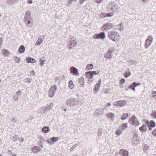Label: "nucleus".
Instances as JSON below:
<instances>
[{"label": "nucleus", "instance_id": "1", "mask_svg": "<svg viewBox=\"0 0 156 156\" xmlns=\"http://www.w3.org/2000/svg\"><path fill=\"white\" fill-rule=\"evenodd\" d=\"M66 105L68 106L75 107L79 104V101L73 98H70L66 101Z\"/></svg>", "mask_w": 156, "mask_h": 156}, {"label": "nucleus", "instance_id": "2", "mask_svg": "<svg viewBox=\"0 0 156 156\" xmlns=\"http://www.w3.org/2000/svg\"><path fill=\"white\" fill-rule=\"evenodd\" d=\"M24 20L27 26L29 27L32 25V20L30 18V12L27 11L25 15Z\"/></svg>", "mask_w": 156, "mask_h": 156}, {"label": "nucleus", "instance_id": "3", "mask_svg": "<svg viewBox=\"0 0 156 156\" xmlns=\"http://www.w3.org/2000/svg\"><path fill=\"white\" fill-rule=\"evenodd\" d=\"M129 122L130 124L133 125L134 126H138L139 124V122L138 120L134 115H133L132 117L129 119Z\"/></svg>", "mask_w": 156, "mask_h": 156}, {"label": "nucleus", "instance_id": "4", "mask_svg": "<svg viewBox=\"0 0 156 156\" xmlns=\"http://www.w3.org/2000/svg\"><path fill=\"white\" fill-rule=\"evenodd\" d=\"M117 32L115 31H112L109 32L108 34V36L109 38L115 42L117 40Z\"/></svg>", "mask_w": 156, "mask_h": 156}, {"label": "nucleus", "instance_id": "5", "mask_svg": "<svg viewBox=\"0 0 156 156\" xmlns=\"http://www.w3.org/2000/svg\"><path fill=\"white\" fill-rule=\"evenodd\" d=\"M56 90V86L54 85H52L48 91V96L50 97H53Z\"/></svg>", "mask_w": 156, "mask_h": 156}, {"label": "nucleus", "instance_id": "6", "mask_svg": "<svg viewBox=\"0 0 156 156\" xmlns=\"http://www.w3.org/2000/svg\"><path fill=\"white\" fill-rule=\"evenodd\" d=\"M105 37V33L104 32H101L99 34H96L93 36V38L94 39H104Z\"/></svg>", "mask_w": 156, "mask_h": 156}, {"label": "nucleus", "instance_id": "7", "mask_svg": "<svg viewBox=\"0 0 156 156\" xmlns=\"http://www.w3.org/2000/svg\"><path fill=\"white\" fill-rule=\"evenodd\" d=\"M132 144L133 145H137L140 142L139 137L137 134H134L133 137Z\"/></svg>", "mask_w": 156, "mask_h": 156}, {"label": "nucleus", "instance_id": "8", "mask_svg": "<svg viewBox=\"0 0 156 156\" xmlns=\"http://www.w3.org/2000/svg\"><path fill=\"white\" fill-rule=\"evenodd\" d=\"M146 123L147 125L149 127V129L150 130H151L153 128L155 127L156 126L155 122L153 120L150 121L147 120V121Z\"/></svg>", "mask_w": 156, "mask_h": 156}, {"label": "nucleus", "instance_id": "9", "mask_svg": "<svg viewBox=\"0 0 156 156\" xmlns=\"http://www.w3.org/2000/svg\"><path fill=\"white\" fill-rule=\"evenodd\" d=\"M153 41V38L151 36H149L146 41L145 47L146 48H147L150 45Z\"/></svg>", "mask_w": 156, "mask_h": 156}, {"label": "nucleus", "instance_id": "10", "mask_svg": "<svg viewBox=\"0 0 156 156\" xmlns=\"http://www.w3.org/2000/svg\"><path fill=\"white\" fill-rule=\"evenodd\" d=\"M58 140V137H53L48 139L47 143L52 145L54 143L56 142Z\"/></svg>", "mask_w": 156, "mask_h": 156}, {"label": "nucleus", "instance_id": "11", "mask_svg": "<svg viewBox=\"0 0 156 156\" xmlns=\"http://www.w3.org/2000/svg\"><path fill=\"white\" fill-rule=\"evenodd\" d=\"M68 47L70 49H72L74 47L76 46L77 42L76 40H71V41H69L68 43Z\"/></svg>", "mask_w": 156, "mask_h": 156}, {"label": "nucleus", "instance_id": "12", "mask_svg": "<svg viewBox=\"0 0 156 156\" xmlns=\"http://www.w3.org/2000/svg\"><path fill=\"white\" fill-rule=\"evenodd\" d=\"M70 71L71 73L72 74L76 76L79 75L77 69L74 66H72L70 68Z\"/></svg>", "mask_w": 156, "mask_h": 156}, {"label": "nucleus", "instance_id": "13", "mask_svg": "<svg viewBox=\"0 0 156 156\" xmlns=\"http://www.w3.org/2000/svg\"><path fill=\"white\" fill-rule=\"evenodd\" d=\"M113 53V50H110L108 51L105 55V57L107 58L108 59H110L113 57L112 53Z\"/></svg>", "mask_w": 156, "mask_h": 156}, {"label": "nucleus", "instance_id": "14", "mask_svg": "<svg viewBox=\"0 0 156 156\" xmlns=\"http://www.w3.org/2000/svg\"><path fill=\"white\" fill-rule=\"evenodd\" d=\"M101 79H100L99 80L98 82V83L96 84L95 85L94 88V89L95 90V91H94L95 92L94 93L97 92L99 90V88L101 85Z\"/></svg>", "mask_w": 156, "mask_h": 156}, {"label": "nucleus", "instance_id": "15", "mask_svg": "<svg viewBox=\"0 0 156 156\" xmlns=\"http://www.w3.org/2000/svg\"><path fill=\"white\" fill-rule=\"evenodd\" d=\"M44 38V36H40L38 38L37 41L35 43V45L37 46L40 44L42 43Z\"/></svg>", "mask_w": 156, "mask_h": 156}, {"label": "nucleus", "instance_id": "16", "mask_svg": "<svg viewBox=\"0 0 156 156\" xmlns=\"http://www.w3.org/2000/svg\"><path fill=\"white\" fill-rule=\"evenodd\" d=\"M94 112L95 115L98 116L101 115L103 113V109L102 108L98 109L95 110Z\"/></svg>", "mask_w": 156, "mask_h": 156}, {"label": "nucleus", "instance_id": "17", "mask_svg": "<svg viewBox=\"0 0 156 156\" xmlns=\"http://www.w3.org/2000/svg\"><path fill=\"white\" fill-rule=\"evenodd\" d=\"M140 83H137L135 82H133L132 84L130 85L129 87V89L132 90L133 91L135 90V87L138 85H140Z\"/></svg>", "mask_w": 156, "mask_h": 156}, {"label": "nucleus", "instance_id": "18", "mask_svg": "<svg viewBox=\"0 0 156 156\" xmlns=\"http://www.w3.org/2000/svg\"><path fill=\"white\" fill-rule=\"evenodd\" d=\"M54 104L53 103H51L49 105H47L46 106L44 107L46 112L50 111L51 109H52Z\"/></svg>", "mask_w": 156, "mask_h": 156}, {"label": "nucleus", "instance_id": "19", "mask_svg": "<svg viewBox=\"0 0 156 156\" xmlns=\"http://www.w3.org/2000/svg\"><path fill=\"white\" fill-rule=\"evenodd\" d=\"M120 154L123 156H128V152L127 150L121 149L120 151Z\"/></svg>", "mask_w": 156, "mask_h": 156}, {"label": "nucleus", "instance_id": "20", "mask_svg": "<svg viewBox=\"0 0 156 156\" xmlns=\"http://www.w3.org/2000/svg\"><path fill=\"white\" fill-rule=\"evenodd\" d=\"M126 103V101L124 100H121L118 101V106L122 107L124 106Z\"/></svg>", "mask_w": 156, "mask_h": 156}, {"label": "nucleus", "instance_id": "21", "mask_svg": "<svg viewBox=\"0 0 156 156\" xmlns=\"http://www.w3.org/2000/svg\"><path fill=\"white\" fill-rule=\"evenodd\" d=\"M140 132L142 133L145 132L147 130L146 126L145 124H143L142 126L139 128Z\"/></svg>", "mask_w": 156, "mask_h": 156}, {"label": "nucleus", "instance_id": "22", "mask_svg": "<svg viewBox=\"0 0 156 156\" xmlns=\"http://www.w3.org/2000/svg\"><path fill=\"white\" fill-rule=\"evenodd\" d=\"M41 149L38 146H35L31 149L32 151L34 153H37L40 151Z\"/></svg>", "mask_w": 156, "mask_h": 156}, {"label": "nucleus", "instance_id": "23", "mask_svg": "<svg viewBox=\"0 0 156 156\" xmlns=\"http://www.w3.org/2000/svg\"><path fill=\"white\" fill-rule=\"evenodd\" d=\"M112 25L110 23H107L104 25L103 26V29H104V30H108L110 29Z\"/></svg>", "mask_w": 156, "mask_h": 156}, {"label": "nucleus", "instance_id": "24", "mask_svg": "<svg viewBox=\"0 0 156 156\" xmlns=\"http://www.w3.org/2000/svg\"><path fill=\"white\" fill-rule=\"evenodd\" d=\"M86 75L87 78L88 79H92L93 78V74L91 71L87 72L86 73Z\"/></svg>", "mask_w": 156, "mask_h": 156}, {"label": "nucleus", "instance_id": "25", "mask_svg": "<svg viewBox=\"0 0 156 156\" xmlns=\"http://www.w3.org/2000/svg\"><path fill=\"white\" fill-rule=\"evenodd\" d=\"M78 82L80 84V86L82 87H83L85 83L84 78L81 77L79 79Z\"/></svg>", "mask_w": 156, "mask_h": 156}, {"label": "nucleus", "instance_id": "26", "mask_svg": "<svg viewBox=\"0 0 156 156\" xmlns=\"http://www.w3.org/2000/svg\"><path fill=\"white\" fill-rule=\"evenodd\" d=\"M26 61L27 63H34L35 61V60L32 58L28 57L26 58Z\"/></svg>", "mask_w": 156, "mask_h": 156}, {"label": "nucleus", "instance_id": "27", "mask_svg": "<svg viewBox=\"0 0 156 156\" xmlns=\"http://www.w3.org/2000/svg\"><path fill=\"white\" fill-rule=\"evenodd\" d=\"M127 127V123H124L120 126L119 128L120 129L123 131V130L126 128Z\"/></svg>", "mask_w": 156, "mask_h": 156}, {"label": "nucleus", "instance_id": "28", "mask_svg": "<svg viewBox=\"0 0 156 156\" xmlns=\"http://www.w3.org/2000/svg\"><path fill=\"white\" fill-rule=\"evenodd\" d=\"M2 53L3 55L5 56H8L9 54L8 51L6 49L3 50Z\"/></svg>", "mask_w": 156, "mask_h": 156}, {"label": "nucleus", "instance_id": "29", "mask_svg": "<svg viewBox=\"0 0 156 156\" xmlns=\"http://www.w3.org/2000/svg\"><path fill=\"white\" fill-rule=\"evenodd\" d=\"M25 50V47L23 45H21L18 49V51L20 53H22Z\"/></svg>", "mask_w": 156, "mask_h": 156}, {"label": "nucleus", "instance_id": "30", "mask_svg": "<svg viewBox=\"0 0 156 156\" xmlns=\"http://www.w3.org/2000/svg\"><path fill=\"white\" fill-rule=\"evenodd\" d=\"M46 112V111L44 107H41L39 110V113L42 114Z\"/></svg>", "mask_w": 156, "mask_h": 156}, {"label": "nucleus", "instance_id": "31", "mask_svg": "<svg viewBox=\"0 0 156 156\" xmlns=\"http://www.w3.org/2000/svg\"><path fill=\"white\" fill-rule=\"evenodd\" d=\"M93 65L92 64H88L86 67V69L87 70H90L93 69Z\"/></svg>", "mask_w": 156, "mask_h": 156}, {"label": "nucleus", "instance_id": "32", "mask_svg": "<svg viewBox=\"0 0 156 156\" xmlns=\"http://www.w3.org/2000/svg\"><path fill=\"white\" fill-rule=\"evenodd\" d=\"M49 130V128L48 126H44L42 128V130L44 133H47Z\"/></svg>", "mask_w": 156, "mask_h": 156}, {"label": "nucleus", "instance_id": "33", "mask_svg": "<svg viewBox=\"0 0 156 156\" xmlns=\"http://www.w3.org/2000/svg\"><path fill=\"white\" fill-rule=\"evenodd\" d=\"M118 29H119L120 31L123 30L124 27L122 23H121L120 25L119 26H118Z\"/></svg>", "mask_w": 156, "mask_h": 156}, {"label": "nucleus", "instance_id": "34", "mask_svg": "<svg viewBox=\"0 0 156 156\" xmlns=\"http://www.w3.org/2000/svg\"><path fill=\"white\" fill-rule=\"evenodd\" d=\"M69 87L71 89H72L74 87V85L73 84V82L72 80H70L69 82Z\"/></svg>", "mask_w": 156, "mask_h": 156}, {"label": "nucleus", "instance_id": "35", "mask_svg": "<svg viewBox=\"0 0 156 156\" xmlns=\"http://www.w3.org/2000/svg\"><path fill=\"white\" fill-rule=\"evenodd\" d=\"M128 114L127 113L123 114L121 118V119L122 120L125 119L128 116Z\"/></svg>", "mask_w": 156, "mask_h": 156}, {"label": "nucleus", "instance_id": "36", "mask_svg": "<svg viewBox=\"0 0 156 156\" xmlns=\"http://www.w3.org/2000/svg\"><path fill=\"white\" fill-rule=\"evenodd\" d=\"M107 116L108 118L112 119L114 118L115 115L113 113H110L107 114Z\"/></svg>", "mask_w": 156, "mask_h": 156}, {"label": "nucleus", "instance_id": "37", "mask_svg": "<svg viewBox=\"0 0 156 156\" xmlns=\"http://www.w3.org/2000/svg\"><path fill=\"white\" fill-rule=\"evenodd\" d=\"M107 13L102 12L100 15V17L101 18L105 17L107 16Z\"/></svg>", "mask_w": 156, "mask_h": 156}, {"label": "nucleus", "instance_id": "38", "mask_svg": "<svg viewBox=\"0 0 156 156\" xmlns=\"http://www.w3.org/2000/svg\"><path fill=\"white\" fill-rule=\"evenodd\" d=\"M14 59L15 62L18 63H19L20 61V58L17 57H16L15 58H14Z\"/></svg>", "mask_w": 156, "mask_h": 156}, {"label": "nucleus", "instance_id": "39", "mask_svg": "<svg viewBox=\"0 0 156 156\" xmlns=\"http://www.w3.org/2000/svg\"><path fill=\"white\" fill-rule=\"evenodd\" d=\"M153 99H156V91L153 92L151 94Z\"/></svg>", "mask_w": 156, "mask_h": 156}, {"label": "nucleus", "instance_id": "40", "mask_svg": "<svg viewBox=\"0 0 156 156\" xmlns=\"http://www.w3.org/2000/svg\"><path fill=\"white\" fill-rule=\"evenodd\" d=\"M102 133V129L101 128H99L98 131V134L99 137H100Z\"/></svg>", "mask_w": 156, "mask_h": 156}, {"label": "nucleus", "instance_id": "41", "mask_svg": "<svg viewBox=\"0 0 156 156\" xmlns=\"http://www.w3.org/2000/svg\"><path fill=\"white\" fill-rule=\"evenodd\" d=\"M131 74V73L129 72H126L124 74V76L126 77H129Z\"/></svg>", "mask_w": 156, "mask_h": 156}, {"label": "nucleus", "instance_id": "42", "mask_svg": "<svg viewBox=\"0 0 156 156\" xmlns=\"http://www.w3.org/2000/svg\"><path fill=\"white\" fill-rule=\"evenodd\" d=\"M18 96L17 95H16V94L14 95L13 97V99L16 101H18Z\"/></svg>", "mask_w": 156, "mask_h": 156}, {"label": "nucleus", "instance_id": "43", "mask_svg": "<svg viewBox=\"0 0 156 156\" xmlns=\"http://www.w3.org/2000/svg\"><path fill=\"white\" fill-rule=\"evenodd\" d=\"M69 41H71V40H74L75 41L76 40V38L75 37H74L73 36H70L69 37Z\"/></svg>", "mask_w": 156, "mask_h": 156}, {"label": "nucleus", "instance_id": "44", "mask_svg": "<svg viewBox=\"0 0 156 156\" xmlns=\"http://www.w3.org/2000/svg\"><path fill=\"white\" fill-rule=\"evenodd\" d=\"M122 133V131L119 128V129H118V136L120 135Z\"/></svg>", "mask_w": 156, "mask_h": 156}, {"label": "nucleus", "instance_id": "45", "mask_svg": "<svg viewBox=\"0 0 156 156\" xmlns=\"http://www.w3.org/2000/svg\"><path fill=\"white\" fill-rule=\"evenodd\" d=\"M125 80L124 78L120 80V84L121 86L125 82Z\"/></svg>", "mask_w": 156, "mask_h": 156}, {"label": "nucleus", "instance_id": "46", "mask_svg": "<svg viewBox=\"0 0 156 156\" xmlns=\"http://www.w3.org/2000/svg\"><path fill=\"white\" fill-rule=\"evenodd\" d=\"M107 15L106 17H111L113 16V12L108 13L107 14Z\"/></svg>", "mask_w": 156, "mask_h": 156}, {"label": "nucleus", "instance_id": "47", "mask_svg": "<svg viewBox=\"0 0 156 156\" xmlns=\"http://www.w3.org/2000/svg\"><path fill=\"white\" fill-rule=\"evenodd\" d=\"M91 72H92V73L93 74V75H94V74H98L100 72L99 70L98 71H97V72L96 71H92Z\"/></svg>", "mask_w": 156, "mask_h": 156}, {"label": "nucleus", "instance_id": "48", "mask_svg": "<svg viewBox=\"0 0 156 156\" xmlns=\"http://www.w3.org/2000/svg\"><path fill=\"white\" fill-rule=\"evenodd\" d=\"M78 145L77 144H75L74 145H73L70 149L71 151H72Z\"/></svg>", "mask_w": 156, "mask_h": 156}, {"label": "nucleus", "instance_id": "49", "mask_svg": "<svg viewBox=\"0 0 156 156\" xmlns=\"http://www.w3.org/2000/svg\"><path fill=\"white\" fill-rule=\"evenodd\" d=\"M25 81L27 83H30L31 82V79L30 78H27L25 80Z\"/></svg>", "mask_w": 156, "mask_h": 156}, {"label": "nucleus", "instance_id": "50", "mask_svg": "<svg viewBox=\"0 0 156 156\" xmlns=\"http://www.w3.org/2000/svg\"><path fill=\"white\" fill-rule=\"evenodd\" d=\"M152 115L153 117L156 119V112H153L152 114Z\"/></svg>", "mask_w": 156, "mask_h": 156}, {"label": "nucleus", "instance_id": "51", "mask_svg": "<svg viewBox=\"0 0 156 156\" xmlns=\"http://www.w3.org/2000/svg\"><path fill=\"white\" fill-rule=\"evenodd\" d=\"M21 92L20 91H18L16 93V94L18 96L20 95L21 94Z\"/></svg>", "mask_w": 156, "mask_h": 156}, {"label": "nucleus", "instance_id": "52", "mask_svg": "<svg viewBox=\"0 0 156 156\" xmlns=\"http://www.w3.org/2000/svg\"><path fill=\"white\" fill-rule=\"evenodd\" d=\"M95 2L98 3H101L103 1V0H95Z\"/></svg>", "mask_w": 156, "mask_h": 156}, {"label": "nucleus", "instance_id": "53", "mask_svg": "<svg viewBox=\"0 0 156 156\" xmlns=\"http://www.w3.org/2000/svg\"><path fill=\"white\" fill-rule=\"evenodd\" d=\"M152 133L154 135L156 136V129H154L153 130Z\"/></svg>", "mask_w": 156, "mask_h": 156}, {"label": "nucleus", "instance_id": "54", "mask_svg": "<svg viewBox=\"0 0 156 156\" xmlns=\"http://www.w3.org/2000/svg\"><path fill=\"white\" fill-rule=\"evenodd\" d=\"M44 63V61L41 60L40 61V66H43Z\"/></svg>", "mask_w": 156, "mask_h": 156}, {"label": "nucleus", "instance_id": "55", "mask_svg": "<svg viewBox=\"0 0 156 156\" xmlns=\"http://www.w3.org/2000/svg\"><path fill=\"white\" fill-rule=\"evenodd\" d=\"M93 81V80L92 79H89L88 80V82L89 83H90L92 82Z\"/></svg>", "mask_w": 156, "mask_h": 156}, {"label": "nucleus", "instance_id": "56", "mask_svg": "<svg viewBox=\"0 0 156 156\" xmlns=\"http://www.w3.org/2000/svg\"><path fill=\"white\" fill-rule=\"evenodd\" d=\"M60 80V78L59 77H56L55 78V80L56 81H59Z\"/></svg>", "mask_w": 156, "mask_h": 156}, {"label": "nucleus", "instance_id": "57", "mask_svg": "<svg viewBox=\"0 0 156 156\" xmlns=\"http://www.w3.org/2000/svg\"><path fill=\"white\" fill-rule=\"evenodd\" d=\"M33 119V116H30L29 118L27 119L28 120H31Z\"/></svg>", "mask_w": 156, "mask_h": 156}, {"label": "nucleus", "instance_id": "58", "mask_svg": "<svg viewBox=\"0 0 156 156\" xmlns=\"http://www.w3.org/2000/svg\"><path fill=\"white\" fill-rule=\"evenodd\" d=\"M17 140L16 138L13 136V141H16Z\"/></svg>", "mask_w": 156, "mask_h": 156}, {"label": "nucleus", "instance_id": "59", "mask_svg": "<svg viewBox=\"0 0 156 156\" xmlns=\"http://www.w3.org/2000/svg\"><path fill=\"white\" fill-rule=\"evenodd\" d=\"M86 0H80V3L81 4H83V3Z\"/></svg>", "mask_w": 156, "mask_h": 156}, {"label": "nucleus", "instance_id": "60", "mask_svg": "<svg viewBox=\"0 0 156 156\" xmlns=\"http://www.w3.org/2000/svg\"><path fill=\"white\" fill-rule=\"evenodd\" d=\"M111 105V104L110 103H108L107 105H106V107L108 108V107L110 106Z\"/></svg>", "mask_w": 156, "mask_h": 156}, {"label": "nucleus", "instance_id": "61", "mask_svg": "<svg viewBox=\"0 0 156 156\" xmlns=\"http://www.w3.org/2000/svg\"><path fill=\"white\" fill-rule=\"evenodd\" d=\"M28 3L30 4H31L32 3V0H28Z\"/></svg>", "mask_w": 156, "mask_h": 156}, {"label": "nucleus", "instance_id": "62", "mask_svg": "<svg viewBox=\"0 0 156 156\" xmlns=\"http://www.w3.org/2000/svg\"><path fill=\"white\" fill-rule=\"evenodd\" d=\"M40 140H41L42 141H45V139L44 138H41L40 139Z\"/></svg>", "mask_w": 156, "mask_h": 156}, {"label": "nucleus", "instance_id": "63", "mask_svg": "<svg viewBox=\"0 0 156 156\" xmlns=\"http://www.w3.org/2000/svg\"><path fill=\"white\" fill-rule=\"evenodd\" d=\"M19 140H20L21 142H22L23 141L24 139L23 138H21L20 139H19Z\"/></svg>", "mask_w": 156, "mask_h": 156}, {"label": "nucleus", "instance_id": "64", "mask_svg": "<svg viewBox=\"0 0 156 156\" xmlns=\"http://www.w3.org/2000/svg\"><path fill=\"white\" fill-rule=\"evenodd\" d=\"M37 143L39 144H42V141H39L38 142H37Z\"/></svg>", "mask_w": 156, "mask_h": 156}]
</instances>
